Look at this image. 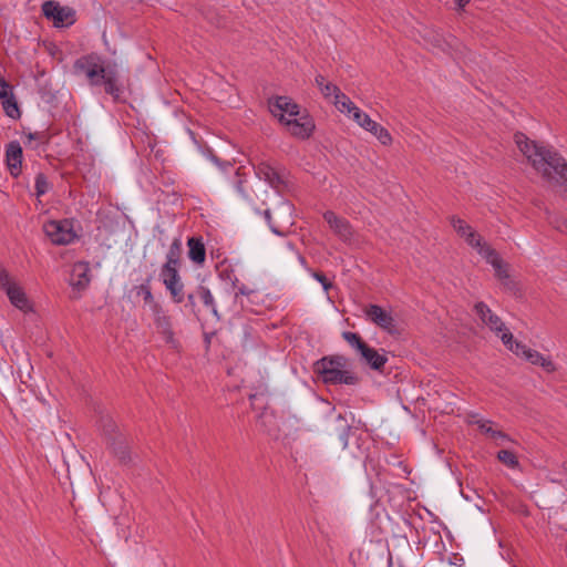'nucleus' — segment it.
<instances>
[{"label": "nucleus", "instance_id": "f257e3e1", "mask_svg": "<svg viewBox=\"0 0 567 567\" xmlns=\"http://www.w3.org/2000/svg\"><path fill=\"white\" fill-rule=\"evenodd\" d=\"M514 138L517 147L535 171L540 173L545 179L564 185L567 197V161L558 152L538 145L523 133H516Z\"/></svg>", "mask_w": 567, "mask_h": 567}, {"label": "nucleus", "instance_id": "f03ea898", "mask_svg": "<svg viewBox=\"0 0 567 567\" xmlns=\"http://www.w3.org/2000/svg\"><path fill=\"white\" fill-rule=\"evenodd\" d=\"M74 66L85 74L91 86H103L114 102L122 100L123 85L115 64L104 65L97 58L85 56L78 60Z\"/></svg>", "mask_w": 567, "mask_h": 567}, {"label": "nucleus", "instance_id": "7ed1b4c3", "mask_svg": "<svg viewBox=\"0 0 567 567\" xmlns=\"http://www.w3.org/2000/svg\"><path fill=\"white\" fill-rule=\"evenodd\" d=\"M315 367L326 384L355 385L359 382L358 375L347 369L348 359L343 355L323 357Z\"/></svg>", "mask_w": 567, "mask_h": 567}, {"label": "nucleus", "instance_id": "20e7f679", "mask_svg": "<svg viewBox=\"0 0 567 567\" xmlns=\"http://www.w3.org/2000/svg\"><path fill=\"white\" fill-rule=\"evenodd\" d=\"M42 14L53 23L55 28H68L75 23L76 12L69 6H61L55 0L44 1L41 6Z\"/></svg>", "mask_w": 567, "mask_h": 567}, {"label": "nucleus", "instance_id": "39448f33", "mask_svg": "<svg viewBox=\"0 0 567 567\" xmlns=\"http://www.w3.org/2000/svg\"><path fill=\"white\" fill-rule=\"evenodd\" d=\"M43 230L54 245H69L76 238L73 225L69 219L50 220L44 224Z\"/></svg>", "mask_w": 567, "mask_h": 567}, {"label": "nucleus", "instance_id": "423d86ee", "mask_svg": "<svg viewBox=\"0 0 567 567\" xmlns=\"http://www.w3.org/2000/svg\"><path fill=\"white\" fill-rule=\"evenodd\" d=\"M153 317L156 331L162 336L163 340L172 348L177 349L179 341L175 338L172 326V317L163 309L161 305L153 306Z\"/></svg>", "mask_w": 567, "mask_h": 567}, {"label": "nucleus", "instance_id": "0eeeda50", "mask_svg": "<svg viewBox=\"0 0 567 567\" xmlns=\"http://www.w3.org/2000/svg\"><path fill=\"white\" fill-rule=\"evenodd\" d=\"M365 319L378 326L390 334L399 332L395 319L390 310L382 308L379 305H369L364 308Z\"/></svg>", "mask_w": 567, "mask_h": 567}, {"label": "nucleus", "instance_id": "6e6552de", "mask_svg": "<svg viewBox=\"0 0 567 567\" xmlns=\"http://www.w3.org/2000/svg\"><path fill=\"white\" fill-rule=\"evenodd\" d=\"M354 122L367 132H370L373 136H375L382 145L388 146L392 143V136L390 132L384 126L373 121L362 110L355 111Z\"/></svg>", "mask_w": 567, "mask_h": 567}, {"label": "nucleus", "instance_id": "1a4fd4ad", "mask_svg": "<svg viewBox=\"0 0 567 567\" xmlns=\"http://www.w3.org/2000/svg\"><path fill=\"white\" fill-rule=\"evenodd\" d=\"M256 176L260 181H265L274 189H281L285 186L284 173L267 161H260L254 164Z\"/></svg>", "mask_w": 567, "mask_h": 567}, {"label": "nucleus", "instance_id": "9d476101", "mask_svg": "<svg viewBox=\"0 0 567 567\" xmlns=\"http://www.w3.org/2000/svg\"><path fill=\"white\" fill-rule=\"evenodd\" d=\"M284 124L291 135L301 140L310 137L316 127L313 118L307 111L301 112L298 116L287 120Z\"/></svg>", "mask_w": 567, "mask_h": 567}, {"label": "nucleus", "instance_id": "9b49d317", "mask_svg": "<svg viewBox=\"0 0 567 567\" xmlns=\"http://www.w3.org/2000/svg\"><path fill=\"white\" fill-rule=\"evenodd\" d=\"M323 219L329 225L330 229L343 243H350L353 238L354 230L350 221L343 217L338 216L332 210L323 213Z\"/></svg>", "mask_w": 567, "mask_h": 567}, {"label": "nucleus", "instance_id": "f8f14e48", "mask_svg": "<svg viewBox=\"0 0 567 567\" xmlns=\"http://www.w3.org/2000/svg\"><path fill=\"white\" fill-rule=\"evenodd\" d=\"M270 111L282 124L301 113L300 106L289 96H277L270 102Z\"/></svg>", "mask_w": 567, "mask_h": 567}, {"label": "nucleus", "instance_id": "ddd939ff", "mask_svg": "<svg viewBox=\"0 0 567 567\" xmlns=\"http://www.w3.org/2000/svg\"><path fill=\"white\" fill-rule=\"evenodd\" d=\"M475 313L481 321L489 328L491 331L499 333L504 329L503 320L492 311V309L483 301H478L474 306Z\"/></svg>", "mask_w": 567, "mask_h": 567}, {"label": "nucleus", "instance_id": "4468645a", "mask_svg": "<svg viewBox=\"0 0 567 567\" xmlns=\"http://www.w3.org/2000/svg\"><path fill=\"white\" fill-rule=\"evenodd\" d=\"M23 152L18 141H12L6 146V163L10 174L18 177L21 174Z\"/></svg>", "mask_w": 567, "mask_h": 567}, {"label": "nucleus", "instance_id": "2eb2a0df", "mask_svg": "<svg viewBox=\"0 0 567 567\" xmlns=\"http://www.w3.org/2000/svg\"><path fill=\"white\" fill-rule=\"evenodd\" d=\"M484 252H485V256L483 258L486 260L487 264H489L494 268L495 276L505 286H509V284H512V281L509 280V275H508L506 265L503 262L498 252L494 248L485 249Z\"/></svg>", "mask_w": 567, "mask_h": 567}, {"label": "nucleus", "instance_id": "dca6fc26", "mask_svg": "<svg viewBox=\"0 0 567 567\" xmlns=\"http://www.w3.org/2000/svg\"><path fill=\"white\" fill-rule=\"evenodd\" d=\"M71 286L83 290L91 282L90 265L86 261H79L74 264L71 272Z\"/></svg>", "mask_w": 567, "mask_h": 567}, {"label": "nucleus", "instance_id": "f3484780", "mask_svg": "<svg viewBox=\"0 0 567 567\" xmlns=\"http://www.w3.org/2000/svg\"><path fill=\"white\" fill-rule=\"evenodd\" d=\"M4 292L7 293L10 302L16 308L25 313L32 311V305L20 286L13 284L12 286L8 287Z\"/></svg>", "mask_w": 567, "mask_h": 567}, {"label": "nucleus", "instance_id": "a211bd4d", "mask_svg": "<svg viewBox=\"0 0 567 567\" xmlns=\"http://www.w3.org/2000/svg\"><path fill=\"white\" fill-rule=\"evenodd\" d=\"M359 354L364 363L372 370L380 371L388 362V358L384 353H380L368 344L359 352Z\"/></svg>", "mask_w": 567, "mask_h": 567}, {"label": "nucleus", "instance_id": "6ab92c4d", "mask_svg": "<svg viewBox=\"0 0 567 567\" xmlns=\"http://www.w3.org/2000/svg\"><path fill=\"white\" fill-rule=\"evenodd\" d=\"M197 298L200 300L203 306L215 317L216 320H220L216 300L208 287L204 285L197 286Z\"/></svg>", "mask_w": 567, "mask_h": 567}, {"label": "nucleus", "instance_id": "aec40b11", "mask_svg": "<svg viewBox=\"0 0 567 567\" xmlns=\"http://www.w3.org/2000/svg\"><path fill=\"white\" fill-rule=\"evenodd\" d=\"M525 360L534 365H539L547 373H553L557 370L556 364L549 357H544L540 352L530 349L526 351Z\"/></svg>", "mask_w": 567, "mask_h": 567}, {"label": "nucleus", "instance_id": "412c9836", "mask_svg": "<svg viewBox=\"0 0 567 567\" xmlns=\"http://www.w3.org/2000/svg\"><path fill=\"white\" fill-rule=\"evenodd\" d=\"M351 425L348 423L346 417L339 413L333 419V431L338 435V439L343 449H347L349 445V434L351 432Z\"/></svg>", "mask_w": 567, "mask_h": 567}, {"label": "nucleus", "instance_id": "4be33fe9", "mask_svg": "<svg viewBox=\"0 0 567 567\" xmlns=\"http://www.w3.org/2000/svg\"><path fill=\"white\" fill-rule=\"evenodd\" d=\"M188 257L196 264H203L206 258V249L200 237H190L187 241Z\"/></svg>", "mask_w": 567, "mask_h": 567}, {"label": "nucleus", "instance_id": "5701e85b", "mask_svg": "<svg viewBox=\"0 0 567 567\" xmlns=\"http://www.w3.org/2000/svg\"><path fill=\"white\" fill-rule=\"evenodd\" d=\"M333 103L334 105L337 106V109L342 112V113H347L349 115L352 116V118L354 120V114H355V111L357 110H360L358 106L354 105V103L344 94L340 91V93H338L336 95V99L333 100Z\"/></svg>", "mask_w": 567, "mask_h": 567}, {"label": "nucleus", "instance_id": "b1692460", "mask_svg": "<svg viewBox=\"0 0 567 567\" xmlns=\"http://www.w3.org/2000/svg\"><path fill=\"white\" fill-rule=\"evenodd\" d=\"M333 103L334 105L337 106V109L342 112V113H347L349 115L352 116V118L354 120V114H355V111L357 110H360L358 106L354 105V103L344 94L340 91V93H338L336 95V99L333 100Z\"/></svg>", "mask_w": 567, "mask_h": 567}, {"label": "nucleus", "instance_id": "393cba45", "mask_svg": "<svg viewBox=\"0 0 567 567\" xmlns=\"http://www.w3.org/2000/svg\"><path fill=\"white\" fill-rule=\"evenodd\" d=\"M181 255H182V240H181V238H175L172 241L169 249L166 254V261L164 265L179 267Z\"/></svg>", "mask_w": 567, "mask_h": 567}, {"label": "nucleus", "instance_id": "a878e982", "mask_svg": "<svg viewBox=\"0 0 567 567\" xmlns=\"http://www.w3.org/2000/svg\"><path fill=\"white\" fill-rule=\"evenodd\" d=\"M463 238L465 239L466 244L476 249L482 257L485 256V249H493L474 229H471V231Z\"/></svg>", "mask_w": 567, "mask_h": 567}, {"label": "nucleus", "instance_id": "bb28decb", "mask_svg": "<svg viewBox=\"0 0 567 567\" xmlns=\"http://www.w3.org/2000/svg\"><path fill=\"white\" fill-rule=\"evenodd\" d=\"M159 276L164 285L174 284L182 280L178 272V267H173L168 265L162 266Z\"/></svg>", "mask_w": 567, "mask_h": 567}, {"label": "nucleus", "instance_id": "cd10ccee", "mask_svg": "<svg viewBox=\"0 0 567 567\" xmlns=\"http://www.w3.org/2000/svg\"><path fill=\"white\" fill-rule=\"evenodd\" d=\"M1 103L6 115L14 120L21 116V112L18 106V102L16 101L14 94H12L11 97L1 100Z\"/></svg>", "mask_w": 567, "mask_h": 567}, {"label": "nucleus", "instance_id": "c85d7f7f", "mask_svg": "<svg viewBox=\"0 0 567 567\" xmlns=\"http://www.w3.org/2000/svg\"><path fill=\"white\" fill-rule=\"evenodd\" d=\"M164 286L168 290L173 302L182 303L184 301L185 293H184V285L182 282V280L174 282V284H167Z\"/></svg>", "mask_w": 567, "mask_h": 567}, {"label": "nucleus", "instance_id": "c756f323", "mask_svg": "<svg viewBox=\"0 0 567 567\" xmlns=\"http://www.w3.org/2000/svg\"><path fill=\"white\" fill-rule=\"evenodd\" d=\"M136 293H137V296H142L143 297V300H144L145 305L150 306L151 311H153V306L154 305H159L158 302H156L154 300V297H153V293H152V289H151V286H150V280H147L146 284H142V285L137 286L136 287Z\"/></svg>", "mask_w": 567, "mask_h": 567}, {"label": "nucleus", "instance_id": "7c9ffc66", "mask_svg": "<svg viewBox=\"0 0 567 567\" xmlns=\"http://www.w3.org/2000/svg\"><path fill=\"white\" fill-rule=\"evenodd\" d=\"M497 460L502 462L504 465H506L509 468H517L519 466V462L517 456L508 450H501L497 453Z\"/></svg>", "mask_w": 567, "mask_h": 567}, {"label": "nucleus", "instance_id": "2f4dec72", "mask_svg": "<svg viewBox=\"0 0 567 567\" xmlns=\"http://www.w3.org/2000/svg\"><path fill=\"white\" fill-rule=\"evenodd\" d=\"M342 338L358 352H360L367 343L362 340L359 333L351 332V331H344L342 333Z\"/></svg>", "mask_w": 567, "mask_h": 567}, {"label": "nucleus", "instance_id": "473e14b6", "mask_svg": "<svg viewBox=\"0 0 567 567\" xmlns=\"http://www.w3.org/2000/svg\"><path fill=\"white\" fill-rule=\"evenodd\" d=\"M51 185L48 182L47 176L43 173H38L35 175L34 188L37 197H41L47 194L50 189Z\"/></svg>", "mask_w": 567, "mask_h": 567}, {"label": "nucleus", "instance_id": "72a5a7b5", "mask_svg": "<svg viewBox=\"0 0 567 567\" xmlns=\"http://www.w3.org/2000/svg\"><path fill=\"white\" fill-rule=\"evenodd\" d=\"M246 184H247V181L245 178L241 177L239 171L236 172V178H235V182H234V187L235 189L237 190V193L239 195H241L243 198L247 199V200H252L249 193L247 192V187H246Z\"/></svg>", "mask_w": 567, "mask_h": 567}, {"label": "nucleus", "instance_id": "f704fd0d", "mask_svg": "<svg viewBox=\"0 0 567 567\" xmlns=\"http://www.w3.org/2000/svg\"><path fill=\"white\" fill-rule=\"evenodd\" d=\"M451 225L462 238L473 229L466 221L455 216L451 218Z\"/></svg>", "mask_w": 567, "mask_h": 567}, {"label": "nucleus", "instance_id": "c9c22d12", "mask_svg": "<svg viewBox=\"0 0 567 567\" xmlns=\"http://www.w3.org/2000/svg\"><path fill=\"white\" fill-rule=\"evenodd\" d=\"M237 290L235 292V299L237 300L239 297H246L249 302L254 301V297L257 296V290L248 288L246 285L237 284L235 287Z\"/></svg>", "mask_w": 567, "mask_h": 567}, {"label": "nucleus", "instance_id": "e433bc0d", "mask_svg": "<svg viewBox=\"0 0 567 567\" xmlns=\"http://www.w3.org/2000/svg\"><path fill=\"white\" fill-rule=\"evenodd\" d=\"M112 452L123 463H125L130 460L127 447L123 442H118V443L113 442L112 443Z\"/></svg>", "mask_w": 567, "mask_h": 567}, {"label": "nucleus", "instance_id": "4c0bfd02", "mask_svg": "<svg viewBox=\"0 0 567 567\" xmlns=\"http://www.w3.org/2000/svg\"><path fill=\"white\" fill-rule=\"evenodd\" d=\"M197 298V289L194 292H189L187 295V302L185 303V308L189 310L190 313H193L196 318H199V308L196 303Z\"/></svg>", "mask_w": 567, "mask_h": 567}, {"label": "nucleus", "instance_id": "58836bf2", "mask_svg": "<svg viewBox=\"0 0 567 567\" xmlns=\"http://www.w3.org/2000/svg\"><path fill=\"white\" fill-rule=\"evenodd\" d=\"M219 277L223 280L229 281L233 287H236L238 284V278L229 266L219 271Z\"/></svg>", "mask_w": 567, "mask_h": 567}, {"label": "nucleus", "instance_id": "ea45409f", "mask_svg": "<svg viewBox=\"0 0 567 567\" xmlns=\"http://www.w3.org/2000/svg\"><path fill=\"white\" fill-rule=\"evenodd\" d=\"M13 284L16 282L11 279L7 269L0 264V289L4 291Z\"/></svg>", "mask_w": 567, "mask_h": 567}, {"label": "nucleus", "instance_id": "a19ab883", "mask_svg": "<svg viewBox=\"0 0 567 567\" xmlns=\"http://www.w3.org/2000/svg\"><path fill=\"white\" fill-rule=\"evenodd\" d=\"M27 142L25 145L35 148L38 143H44L43 138L45 137L44 133H29L25 135Z\"/></svg>", "mask_w": 567, "mask_h": 567}, {"label": "nucleus", "instance_id": "79ce46f5", "mask_svg": "<svg viewBox=\"0 0 567 567\" xmlns=\"http://www.w3.org/2000/svg\"><path fill=\"white\" fill-rule=\"evenodd\" d=\"M508 350L515 353L517 357H522L525 359L526 351H528L529 348L526 344L515 340L513 344L509 346Z\"/></svg>", "mask_w": 567, "mask_h": 567}, {"label": "nucleus", "instance_id": "37998d69", "mask_svg": "<svg viewBox=\"0 0 567 567\" xmlns=\"http://www.w3.org/2000/svg\"><path fill=\"white\" fill-rule=\"evenodd\" d=\"M475 424L483 433L488 434L491 437L494 436L496 430L492 427L493 422L491 420H477Z\"/></svg>", "mask_w": 567, "mask_h": 567}, {"label": "nucleus", "instance_id": "c03bdc74", "mask_svg": "<svg viewBox=\"0 0 567 567\" xmlns=\"http://www.w3.org/2000/svg\"><path fill=\"white\" fill-rule=\"evenodd\" d=\"M311 276L313 279L321 284L324 291H328L332 287V282L326 277L324 274L319 271H311Z\"/></svg>", "mask_w": 567, "mask_h": 567}, {"label": "nucleus", "instance_id": "a18cd8bd", "mask_svg": "<svg viewBox=\"0 0 567 567\" xmlns=\"http://www.w3.org/2000/svg\"><path fill=\"white\" fill-rule=\"evenodd\" d=\"M262 214H264V217H265V219H266V221H267V224H268V226H269L270 230H271L274 234L278 235V236H284V235H285V231H284V230H281L277 225H275V224L272 223V219H271V213H270V210H269V209H265Z\"/></svg>", "mask_w": 567, "mask_h": 567}, {"label": "nucleus", "instance_id": "49530a36", "mask_svg": "<svg viewBox=\"0 0 567 567\" xmlns=\"http://www.w3.org/2000/svg\"><path fill=\"white\" fill-rule=\"evenodd\" d=\"M321 93L326 99L332 97V96H333V99H336V95L338 93H340V89L337 85H334L333 83L328 82L327 85H324V87H322Z\"/></svg>", "mask_w": 567, "mask_h": 567}, {"label": "nucleus", "instance_id": "de8ad7c7", "mask_svg": "<svg viewBox=\"0 0 567 567\" xmlns=\"http://www.w3.org/2000/svg\"><path fill=\"white\" fill-rule=\"evenodd\" d=\"M497 336L501 337V340L503 342V344L508 349L509 346L513 344V342L515 341L514 339V336L513 333L504 326V329L503 331H501L499 333H496Z\"/></svg>", "mask_w": 567, "mask_h": 567}, {"label": "nucleus", "instance_id": "09e8293b", "mask_svg": "<svg viewBox=\"0 0 567 567\" xmlns=\"http://www.w3.org/2000/svg\"><path fill=\"white\" fill-rule=\"evenodd\" d=\"M550 224L560 233L567 234V218L550 220Z\"/></svg>", "mask_w": 567, "mask_h": 567}, {"label": "nucleus", "instance_id": "8fccbe9b", "mask_svg": "<svg viewBox=\"0 0 567 567\" xmlns=\"http://www.w3.org/2000/svg\"><path fill=\"white\" fill-rule=\"evenodd\" d=\"M492 439L499 440L501 443L512 442V439L506 433H504L503 431H498V430H496V432L494 433V436H492Z\"/></svg>", "mask_w": 567, "mask_h": 567}, {"label": "nucleus", "instance_id": "3c124183", "mask_svg": "<svg viewBox=\"0 0 567 567\" xmlns=\"http://www.w3.org/2000/svg\"><path fill=\"white\" fill-rule=\"evenodd\" d=\"M315 82H316V84H317V86L319 87V90H320V91H321V90H322V87H324V85H327V83H328V82L326 81L324 76H323V75H321V74H318V75L315 78Z\"/></svg>", "mask_w": 567, "mask_h": 567}, {"label": "nucleus", "instance_id": "603ef678", "mask_svg": "<svg viewBox=\"0 0 567 567\" xmlns=\"http://www.w3.org/2000/svg\"><path fill=\"white\" fill-rule=\"evenodd\" d=\"M460 9H463L471 0H454Z\"/></svg>", "mask_w": 567, "mask_h": 567}, {"label": "nucleus", "instance_id": "864d4df0", "mask_svg": "<svg viewBox=\"0 0 567 567\" xmlns=\"http://www.w3.org/2000/svg\"><path fill=\"white\" fill-rule=\"evenodd\" d=\"M561 468L565 473H567V462H564Z\"/></svg>", "mask_w": 567, "mask_h": 567}, {"label": "nucleus", "instance_id": "5fc2aeb1", "mask_svg": "<svg viewBox=\"0 0 567 567\" xmlns=\"http://www.w3.org/2000/svg\"><path fill=\"white\" fill-rule=\"evenodd\" d=\"M205 341H206V344H207V347H208V346H209V343H210V338H209L208 336H206V337H205Z\"/></svg>", "mask_w": 567, "mask_h": 567}, {"label": "nucleus", "instance_id": "6e6d98bb", "mask_svg": "<svg viewBox=\"0 0 567 567\" xmlns=\"http://www.w3.org/2000/svg\"><path fill=\"white\" fill-rule=\"evenodd\" d=\"M300 264H306V259L302 256H299Z\"/></svg>", "mask_w": 567, "mask_h": 567}]
</instances>
